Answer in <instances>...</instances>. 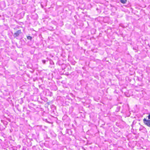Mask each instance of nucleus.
I'll return each instance as SVG.
<instances>
[{"label": "nucleus", "mask_w": 150, "mask_h": 150, "mask_svg": "<svg viewBox=\"0 0 150 150\" xmlns=\"http://www.w3.org/2000/svg\"><path fill=\"white\" fill-rule=\"evenodd\" d=\"M143 121L144 123L146 126L150 127V120H146L144 118L143 120Z\"/></svg>", "instance_id": "obj_1"}, {"label": "nucleus", "mask_w": 150, "mask_h": 150, "mask_svg": "<svg viewBox=\"0 0 150 150\" xmlns=\"http://www.w3.org/2000/svg\"><path fill=\"white\" fill-rule=\"evenodd\" d=\"M21 33L22 32L21 30H18L14 33V37H18Z\"/></svg>", "instance_id": "obj_2"}, {"label": "nucleus", "mask_w": 150, "mask_h": 150, "mask_svg": "<svg viewBox=\"0 0 150 150\" xmlns=\"http://www.w3.org/2000/svg\"><path fill=\"white\" fill-rule=\"evenodd\" d=\"M127 0H120V1L121 3L125 4L126 3Z\"/></svg>", "instance_id": "obj_3"}, {"label": "nucleus", "mask_w": 150, "mask_h": 150, "mask_svg": "<svg viewBox=\"0 0 150 150\" xmlns=\"http://www.w3.org/2000/svg\"><path fill=\"white\" fill-rule=\"evenodd\" d=\"M27 38L28 39L31 40L32 39V37L30 36H27Z\"/></svg>", "instance_id": "obj_4"}, {"label": "nucleus", "mask_w": 150, "mask_h": 150, "mask_svg": "<svg viewBox=\"0 0 150 150\" xmlns=\"http://www.w3.org/2000/svg\"><path fill=\"white\" fill-rule=\"evenodd\" d=\"M148 119H150V114H149V115L148 116Z\"/></svg>", "instance_id": "obj_5"}, {"label": "nucleus", "mask_w": 150, "mask_h": 150, "mask_svg": "<svg viewBox=\"0 0 150 150\" xmlns=\"http://www.w3.org/2000/svg\"><path fill=\"white\" fill-rule=\"evenodd\" d=\"M42 62L43 63H45V60H42Z\"/></svg>", "instance_id": "obj_6"}]
</instances>
